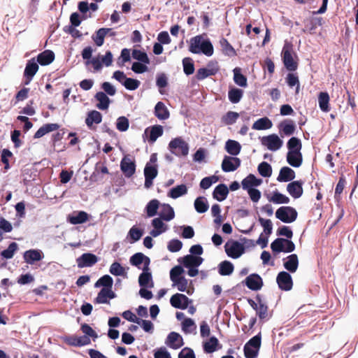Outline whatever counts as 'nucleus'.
<instances>
[{
  "label": "nucleus",
  "mask_w": 358,
  "mask_h": 358,
  "mask_svg": "<svg viewBox=\"0 0 358 358\" xmlns=\"http://www.w3.org/2000/svg\"><path fill=\"white\" fill-rule=\"evenodd\" d=\"M159 201L157 199H152L148 202L145 207L148 217H153L157 213Z\"/></svg>",
  "instance_id": "5fc2aeb1"
},
{
  "label": "nucleus",
  "mask_w": 358,
  "mask_h": 358,
  "mask_svg": "<svg viewBox=\"0 0 358 358\" xmlns=\"http://www.w3.org/2000/svg\"><path fill=\"white\" fill-rule=\"evenodd\" d=\"M55 59V53L50 50H46L38 54L36 62L41 66H46L51 64Z\"/></svg>",
  "instance_id": "c85d7f7f"
},
{
  "label": "nucleus",
  "mask_w": 358,
  "mask_h": 358,
  "mask_svg": "<svg viewBox=\"0 0 358 358\" xmlns=\"http://www.w3.org/2000/svg\"><path fill=\"white\" fill-rule=\"evenodd\" d=\"M321 18H307L304 20L305 28L302 29L303 33L307 31L311 33L317 28V24H321Z\"/></svg>",
  "instance_id": "de8ad7c7"
},
{
  "label": "nucleus",
  "mask_w": 358,
  "mask_h": 358,
  "mask_svg": "<svg viewBox=\"0 0 358 358\" xmlns=\"http://www.w3.org/2000/svg\"><path fill=\"white\" fill-rule=\"evenodd\" d=\"M155 115L161 120H164L169 117V111L163 102L159 101L155 105Z\"/></svg>",
  "instance_id": "473e14b6"
},
{
  "label": "nucleus",
  "mask_w": 358,
  "mask_h": 358,
  "mask_svg": "<svg viewBox=\"0 0 358 358\" xmlns=\"http://www.w3.org/2000/svg\"><path fill=\"white\" fill-rule=\"evenodd\" d=\"M292 50L291 45H285L282 51V57L285 68L289 71H294L298 67V64L293 59Z\"/></svg>",
  "instance_id": "39448f33"
},
{
  "label": "nucleus",
  "mask_w": 358,
  "mask_h": 358,
  "mask_svg": "<svg viewBox=\"0 0 358 358\" xmlns=\"http://www.w3.org/2000/svg\"><path fill=\"white\" fill-rule=\"evenodd\" d=\"M65 341L67 344L72 346H83L90 343L91 341L87 336H71L66 337Z\"/></svg>",
  "instance_id": "5701e85b"
},
{
  "label": "nucleus",
  "mask_w": 358,
  "mask_h": 358,
  "mask_svg": "<svg viewBox=\"0 0 358 358\" xmlns=\"http://www.w3.org/2000/svg\"><path fill=\"white\" fill-rule=\"evenodd\" d=\"M195 210L199 213H203L208 209V204L206 199L203 196H199L194 201Z\"/></svg>",
  "instance_id": "8fccbe9b"
},
{
  "label": "nucleus",
  "mask_w": 358,
  "mask_h": 358,
  "mask_svg": "<svg viewBox=\"0 0 358 358\" xmlns=\"http://www.w3.org/2000/svg\"><path fill=\"white\" fill-rule=\"evenodd\" d=\"M257 170L259 173L264 178L270 177L272 174L271 166L266 162L260 163L258 166Z\"/></svg>",
  "instance_id": "680f3d73"
},
{
  "label": "nucleus",
  "mask_w": 358,
  "mask_h": 358,
  "mask_svg": "<svg viewBox=\"0 0 358 358\" xmlns=\"http://www.w3.org/2000/svg\"><path fill=\"white\" fill-rule=\"evenodd\" d=\"M160 217L165 221H170L175 217L173 208L169 204H163L159 212Z\"/></svg>",
  "instance_id": "ea45409f"
},
{
  "label": "nucleus",
  "mask_w": 358,
  "mask_h": 358,
  "mask_svg": "<svg viewBox=\"0 0 358 358\" xmlns=\"http://www.w3.org/2000/svg\"><path fill=\"white\" fill-rule=\"evenodd\" d=\"M116 297V294L109 288H102L98 293L95 301L98 303H109V299H112Z\"/></svg>",
  "instance_id": "412c9836"
},
{
  "label": "nucleus",
  "mask_w": 358,
  "mask_h": 358,
  "mask_svg": "<svg viewBox=\"0 0 358 358\" xmlns=\"http://www.w3.org/2000/svg\"><path fill=\"white\" fill-rule=\"evenodd\" d=\"M225 150L231 156H236L241 152V145L238 141L229 139L226 142Z\"/></svg>",
  "instance_id": "4c0bfd02"
},
{
  "label": "nucleus",
  "mask_w": 358,
  "mask_h": 358,
  "mask_svg": "<svg viewBox=\"0 0 358 358\" xmlns=\"http://www.w3.org/2000/svg\"><path fill=\"white\" fill-rule=\"evenodd\" d=\"M166 343L173 349H178L183 345V341L179 334L172 331L168 335Z\"/></svg>",
  "instance_id": "4be33fe9"
},
{
  "label": "nucleus",
  "mask_w": 358,
  "mask_h": 358,
  "mask_svg": "<svg viewBox=\"0 0 358 358\" xmlns=\"http://www.w3.org/2000/svg\"><path fill=\"white\" fill-rule=\"evenodd\" d=\"M277 235L285 236L287 238H278L271 243V248L273 252H292L295 250L294 243L288 239L291 238L293 236V232L289 227L282 226L278 228Z\"/></svg>",
  "instance_id": "f257e3e1"
},
{
  "label": "nucleus",
  "mask_w": 358,
  "mask_h": 358,
  "mask_svg": "<svg viewBox=\"0 0 358 358\" xmlns=\"http://www.w3.org/2000/svg\"><path fill=\"white\" fill-rule=\"evenodd\" d=\"M191 302L192 300L186 295L179 293L173 294L170 299V303L173 307L182 310L186 309Z\"/></svg>",
  "instance_id": "ddd939ff"
},
{
  "label": "nucleus",
  "mask_w": 358,
  "mask_h": 358,
  "mask_svg": "<svg viewBox=\"0 0 358 358\" xmlns=\"http://www.w3.org/2000/svg\"><path fill=\"white\" fill-rule=\"evenodd\" d=\"M262 179L257 178L253 174H250L242 181L243 188L246 189L252 188V187H257L261 185Z\"/></svg>",
  "instance_id": "a19ab883"
},
{
  "label": "nucleus",
  "mask_w": 358,
  "mask_h": 358,
  "mask_svg": "<svg viewBox=\"0 0 358 358\" xmlns=\"http://www.w3.org/2000/svg\"><path fill=\"white\" fill-rule=\"evenodd\" d=\"M184 272V270L180 266H176L171 268L170 271V278L173 282H176L178 279L181 278L182 273Z\"/></svg>",
  "instance_id": "774afa93"
},
{
  "label": "nucleus",
  "mask_w": 358,
  "mask_h": 358,
  "mask_svg": "<svg viewBox=\"0 0 358 358\" xmlns=\"http://www.w3.org/2000/svg\"><path fill=\"white\" fill-rule=\"evenodd\" d=\"M120 169L126 178H131L136 172L135 162L127 156L124 157L120 162Z\"/></svg>",
  "instance_id": "f8f14e48"
},
{
  "label": "nucleus",
  "mask_w": 358,
  "mask_h": 358,
  "mask_svg": "<svg viewBox=\"0 0 358 358\" xmlns=\"http://www.w3.org/2000/svg\"><path fill=\"white\" fill-rule=\"evenodd\" d=\"M256 301L258 303V306L256 309L257 315L259 317L260 320H268V308L266 304H265L262 300L261 296L258 294L256 296Z\"/></svg>",
  "instance_id": "cd10ccee"
},
{
  "label": "nucleus",
  "mask_w": 358,
  "mask_h": 358,
  "mask_svg": "<svg viewBox=\"0 0 358 358\" xmlns=\"http://www.w3.org/2000/svg\"><path fill=\"white\" fill-rule=\"evenodd\" d=\"M229 194V189L224 184L218 185L214 189L213 195V198L218 201H224Z\"/></svg>",
  "instance_id": "c9c22d12"
},
{
  "label": "nucleus",
  "mask_w": 358,
  "mask_h": 358,
  "mask_svg": "<svg viewBox=\"0 0 358 358\" xmlns=\"http://www.w3.org/2000/svg\"><path fill=\"white\" fill-rule=\"evenodd\" d=\"M318 102L320 109L323 112H329L330 107L329 106V95L326 92H321L318 95Z\"/></svg>",
  "instance_id": "49530a36"
},
{
  "label": "nucleus",
  "mask_w": 358,
  "mask_h": 358,
  "mask_svg": "<svg viewBox=\"0 0 358 358\" xmlns=\"http://www.w3.org/2000/svg\"><path fill=\"white\" fill-rule=\"evenodd\" d=\"M130 264L140 268L141 264H143V271H148L150 259L141 252H137L132 255L129 259Z\"/></svg>",
  "instance_id": "2eb2a0df"
},
{
  "label": "nucleus",
  "mask_w": 358,
  "mask_h": 358,
  "mask_svg": "<svg viewBox=\"0 0 358 358\" xmlns=\"http://www.w3.org/2000/svg\"><path fill=\"white\" fill-rule=\"evenodd\" d=\"M241 163L239 158L225 155L222 162V169L224 172H232L241 166Z\"/></svg>",
  "instance_id": "9d476101"
},
{
  "label": "nucleus",
  "mask_w": 358,
  "mask_h": 358,
  "mask_svg": "<svg viewBox=\"0 0 358 358\" xmlns=\"http://www.w3.org/2000/svg\"><path fill=\"white\" fill-rule=\"evenodd\" d=\"M287 162L293 167H299L303 162V155L299 151L297 152H287Z\"/></svg>",
  "instance_id": "393cba45"
},
{
  "label": "nucleus",
  "mask_w": 358,
  "mask_h": 358,
  "mask_svg": "<svg viewBox=\"0 0 358 358\" xmlns=\"http://www.w3.org/2000/svg\"><path fill=\"white\" fill-rule=\"evenodd\" d=\"M182 66L184 73L187 76L192 75L194 72V64L192 58L185 57L182 59Z\"/></svg>",
  "instance_id": "e2e57ef3"
},
{
  "label": "nucleus",
  "mask_w": 358,
  "mask_h": 358,
  "mask_svg": "<svg viewBox=\"0 0 358 358\" xmlns=\"http://www.w3.org/2000/svg\"><path fill=\"white\" fill-rule=\"evenodd\" d=\"M113 284V278L109 275H104L95 282L94 286L96 287L103 286V288L112 289Z\"/></svg>",
  "instance_id": "4d7b16f0"
},
{
  "label": "nucleus",
  "mask_w": 358,
  "mask_h": 358,
  "mask_svg": "<svg viewBox=\"0 0 358 358\" xmlns=\"http://www.w3.org/2000/svg\"><path fill=\"white\" fill-rule=\"evenodd\" d=\"M219 71L217 65H212L210 63L208 64V68H201L197 70L196 78L198 80H202L207 77L215 75Z\"/></svg>",
  "instance_id": "6ab92c4d"
},
{
  "label": "nucleus",
  "mask_w": 358,
  "mask_h": 358,
  "mask_svg": "<svg viewBox=\"0 0 358 358\" xmlns=\"http://www.w3.org/2000/svg\"><path fill=\"white\" fill-rule=\"evenodd\" d=\"M262 343V336L261 333H259L257 335L253 336L250 338L244 345L243 351L244 355L246 358H255V354L252 355V352L249 351V347H252L255 349H257L259 351Z\"/></svg>",
  "instance_id": "9b49d317"
},
{
  "label": "nucleus",
  "mask_w": 358,
  "mask_h": 358,
  "mask_svg": "<svg viewBox=\"0 0 358 358\" xmlns=\"http://www.w3.org/2000/svg\"><path fill=\"white\" fill-rule=\"evenodd\" d=\"M59 128V125L56 123H49V124H43L35 133L34 137V138H41L46 134L50 133L53 131H56Z\"/></svg>",
  "instance_id": "2f4dec72"
},
{
  "label": "nucleus",
  "mask_w": 358,
  "mask_h": 358,
  "mask_svg": "<svg viewBox=\"0 0 358 358\" xmlns=\"http://www.w3.org/2000/svg\"><path fill=\"white\" fill-rule=\"evenodd\" d=\"M262 144L266 146L267 148L272 151L279 150L282 144V141L276 134H271L266 136H264L262 138Z\"/></svg>",
  "instance_id": "423d86ee"
},
{
  "label": "nucleus",
  "mask_w": 358,
  "mask_h": 358,
  "mask_svg": "<svg viewBox=\"0 0 358 358\" xmlns=\"http://www.w3.org/2000/svg\"><path fill=\"white\" fill-rule=\"evenodd\" d=\"M169 149L177 157H186L189 153L188 143L182 137L173 138L169 143Z\"/></svg>",
  "instance_id": "7ed1b4c3"
},
{
  "label": "nucleus",
  "mask_w": 358,
  "mask_h": 358,
  "mask_svg": "<svg viewBox=\"0 0 358 358\" xmlns=\"http://www.w3.org/2000/svg\"><path fill=\"white\" fill-rule=\"evenodd\" d=\"M189 51L193 54L203 53L208 57L213 55L214 49L209 39H205L203 35H197L190 38Z\"/></svg>",
  "instance_id": "f03ea898"
},
{
  "label": "nucleus",
  "mask_w": 358,
  "mask_h": 358,
  "mask_svg": "<svg viewBox=\"0 0 358 358\" xmlns=\"http://www.w3.org/2000/svg\"><path fill=\"white\" fill-rule=\"evenodd\" d=\"M111 31L110 28H100L98 29L95 35L92 36V39L97 46H101L104 42V38Z\"/></svg>",
  "instance_id": "58836bf2"
},
{
  "label": "nucleus",
  "mask_w": 358,
  "mask_h": 358,
  "mask_svg": "<svg viewBox=\"0 0 358 358\" xmlns=\"http://www.w3.org/2000/svg\"><path fill=\"white\" fill-rule=\"evenodd\" d=\"M234 270V266L231 262L225 260L218 265V272L221 275H229Z\"/></svg>",
  "instance_id": "a18cd8bd"
},
{
  "label": "nucleus",
  "mask_w": 358,
  "mask_h": 358,
  "mask_svg": "<svg viewBox=\"0 0 358 358\" xmlns=\"http://www.w3.org/2000/svg\"><path fill=\"white\" fill-rule=\"evenodd\" d=\"M234 80L236 85L241 87L247 86V78L241 73L239 68H236L234 70Z\"/></svg>",
  "instance_id": "bf43d9fd"
},
{
  "label": "nucleus",
  "mask_w": 358,
  "mask_h": 358,
  "mask_svg": "<svg viewBox=\"0 0 358 358\" xmlns=\"http://www.w3.org/2000/svg\"><path fill=\"white\" fill-rule=\"evenodd\" d=\"M298 213L295 208L291 206H282L275 212V217L285 223H291L297 218Z\"/></svg>",
  "instance_id": "20e7f679"
},
{
  "label": "nucleus",
  "mask_w": 358,
  "mask_h": 358,
  "mask_svg": "<svg viewBox=\"0 0 358 358\" xmlns=\"http://www.w3.org/2000/svg\"><path fill=\"white\" fill-rule=\"evenodd\" d=\"M276 282L279 288L284 291L291 290L293 286L292 276L286 271H281L278 274Z\"/></svg>",
  "instance_id": "6e6552de"
},
{
  "label": "nucleus",
  "mask_w": 358,
  "mask_h": 358,
  "mask_svg": "<svg viewBox=\"0 0 358 358\" xmlns=\"http://www.w3.org/2000/svg\"><path fill=\"white\" fill-rule=\"evenodd\" d=\"M17 250V244L15 242L11 243L7 249L1 252V255L5 259H11L16 250Z\"/></svg>",
  "instance_id": "0e129e2a"
},
{
  "label": "nucleus",
  "mask_w": 358,
  "mask_h": 358,
  "mask_svg": "<svg viewBox=\"0 0 358 358\" xmlns=\"http://www.w3.org/2000/svg\"><path fill=\"white\" fill-rule=\"evenodd\" d=\"M295 178V172L288 166L282 167L279 173L277 180L279 182H288Z\"/></svg>",
  "instance_id": "72a5a7b5"
},
{
  "label": "nucleus",
  "mask_w": 358,
  "mask_h": 358,
  "mask_svg": "<svg viewBox=\"0 0 358 358\" xmlns=\"http://www.w3.org/2000/svg\"><path fill=\"white\" fill-rule=\"evenodd\" d=\"M138 283L141 287H153L152 274L148 271H143L138 277Z\"/></svg>",
  "instance_id": "e433bc0d"
},
{
  "label": "nucleus",
  "mask_w": 358,
  "mask_h": 358,
  "mask_svg": "<svg viewBox=\"0 0 358 358\" xmlns=\"http://www.w3.org/2000/svg\"><path fill=\"white\" fill-rule=\"evenodd\" d=\"M102 121V115L97 110H91L87 113L85 124L90 128H92L93 124H98Z\"/></svg>",
  "instance_id": "c756f323"
},
{
  "label": "nucleus",
  "mask_w": 358,
  "mask_h": 358,
  "mask_svg": "<svg viewBox=\"0 0 358 358\" xmlns=\"http://www.w3.org/2000/svg\"><path fill=\"white\" fill-rule=\"evenodd\" d=\"M164 133L163 127L159 124L149 127L145 129L143 136H145L150 144L154 143Z\"/></svg>",
  "instance_id": "4468645a"
},
{
  "label": "nucleus",
  "mask_w": 358,
  "mask_h": 358,
  "mask_svg": "<svg viewBox=\"0 0 358 358\" xmlns=\"http://www.w3.org/2000/svg\"><path fill=\"white\" fill-rule=\"evenodd\" d=\"M110 273L115 276H127L125 268L118 262H113L109 269Z\"/></svg>",
  "instance_id": "603ef678"
},
{
  "label": "nucleus",
  "mask_w": 358,
  "mask_h": 358,
  "mask_svg": "<svg viewBox=\"0 0 358 358\" xmlns=\"http://www.w3.org/2000/svg\"><path fill=\"white\" fill-rule=\"evenodd\" d=\"M187 192V188L185 185H177L175 187H173L168 192V196L172 199H177Z\"/></svg>",
  "instance_id": "09e8293b"
},
{
  "label": "nucleus",
  "mask_w": 358,
  "mask_h": 358,
  "mask_svg": "<svg viewBox=\"0 0 358 358\" xmlns=\"http://www.w3.org/2000/svg\"><path fill=\"white\" fill-rule=\"evenodd\" d=\"M220 44L222 48V53L228 57H234L236 56V51L233 48V46L229 43L227 39L224 38H222L220 41Z\"/></svg>",
  "instance_id": "79ce46f5"
},
{
  "label": "nucleus",
  "mask_w": 358,
  "mask_h": 358,
  "mask_svg": "<svg viewBox=\"0 0 358 358\" xmlns=\"http://www.w3.org/2000/svg\"><path fill=\"white\" fill-rule=\"evenodd\" d=\"M88 220L89 215L85 211L74 212L68 217V221L72 224H83Z\"/></svg>",
  "instance_id": "a878e982"
},
{
  "label": "nucleus",
  "mask_w": 358,
  "mask_h": 358,
  "mask_svg": "<svg viewBox=\"0 0 358 358\" xmlns=\"http://www.w3.org/2000/svg\"><path fill=\"white\" fill-rule=\"evenodd\" d=\"M162 220H163L161 217H157L152 220V224L154 227V229L150 231V234L153 237H157L162 233L166 231V226L164 224Z\"/></svg>",
  "instance_id": "7c9ffc66"
},
{
  "label": "nucleus",
  "mask_w": 358,
  "mask_h": 358,
  "mask_svg": "<svg viewBox=\"0 0 358 358\" xmlns=\"http://www.w3.org/2000/svg\"><path fill=\"white\" fill-rule=\"evenodd\" d=\"M132 57L134 59L143 62L144 64H149L150 59L145 52H143L140 50H133L132 51Z\"/></svg>",
  "instance_id": "338daca9"
},
{
  "label": "nucleus",
  "mask_w": 358,
  "mask_h": 358,
  "mask_svg": "<svg viewBox=\"0 0 358 358\" xmlns=\"http://www.w3.org/2000/svg\"><path fill=\"white\" fill-rule=\"evenodd\" d=\"M239 117V114L236 112L229 111L222 117V122L225 125H231L234 124Z\"/></svg>",
  "instance_id": "13d9d810"
},
{
  "label": "nucleus",
  "mask_w": 358,
  "mask_h": 358,
  "mask_svg": "<svg viewBox=\"0 0 358 358\" xmlns=\"http://www.w3.org/2000/svg\"><path fill=\"white\" fill-rule=\"evenodd\" d=\"M302 180H296L289 183L287 186V190L289 194L294 199H298L303 194Z\"/></svg>",
  "instance_id": "a211bd4d"
},
{
  "label": "nucleus",
  "mask_w": 358,
  "mask_h": 358,
  "mask_svg": "<svg viewBox=\"0 0 358 358\" xmlns=\"http://www.w3.org/2000/svg\"><path fill=\"white\" fill-rule=\"evenodd\" d=\"M278 129L280 130V134H284L289 136L294 133L296 130V126L292 120H286L279 124ZM281 136H282V135Z\"/></svg>",
  "instance_id": "b1692460"
},
{
  "label": "nucleus",
  "mask_w": 358,
  "mask_h": 358,
  "mask_svg": "<svg viewBox=\"0 0 358 358\" xmlns=\"http://www.w3.org/2000/svg\"><path fill=\"white\" fill-rule=\"evenodd\" d=\"M97 262V257L92 253H84L76 259V262L79 268L92 266Z\"/></svg>",
  "instance_id": "dca6fc26"
},
{
  "label": "nucleus",
  "mask_w": 358,
  "mask_h": 358,
  "mask_svg": "<svg viewBox=\"0 0 358 358\" xmlns=\"http://www.w3.org/2000/svg\"><path fill=\"white\" fill-rule=\"evenodd\" d=\"M218 344V339L215 336H212L209 338L208 341L203 343V350L206 353H212L217 350Z\"/></svg>",
  "instance_id": "864d4df0"
},
{
  "label": "nucleus",
  "mask_w": 358,
  "mask_h": 358,
  "mask_svg": "<svg viewBox=\"0 0 358 358\" xmlns=\"http://www.w3.org/2000/svg\"><path fill=\"white\" fill-rule=\"evenodd\" d=\"M286 82H287V85H289V87H296V94L299 93V88H300V83H299V77L296 74L291 73H288L286 77Z\"/></svg>",
  "instance_id": "052dcab7"
},
{
  "label": "nucleus",
  "mask_w": 358,
  "mask_h": 358,
  "mask_svg": "<svg viewBox=\"0 0 358 358\" xmlns=\"http://www.w3.org/2000/svg\"><path fill=\"white\" fill-rule=\"evenodd\" d=\"M284 267L288 271L294 273L299 266V259L296 254L290 255L287 257V261L283 264Z\"/></svg>",
  "instance_id": "f704fd0d"
},
{
  "label": "nucleus",
  "mask_w": 358,
  "mask_h": 358,
  "mask_svg": "<svg viewBox=\"0 0 358 358\" xmlns=\"http://www.w3.org/2000/svg\"><path fill=\"white\" fill-rule=\"evenodd\" d=\"M269 201L278 204L288 203L289 202V199L287 196L278 192H275Z\"/></svg>",
  "instance_id": "69168bd1"
},
{
  "label": "nucleus",
  "mask_w": 358,
  "mask_h": 358,
  "mask_svg": "<svg viewBox=\"0 0 358 358\" xmlns=\"http://www.w3.org/2000/svg\"><path fill=\"white\" fill-rule=\"evenodd\" d=\"M288 152H301L302 144L301 140L296 137H292L287 143Z\"/></svg>",
  "instance_id": "6e6d98bb"
},
{
  "label": "nucleus",
  "mask_w": 358,
  "mask_h": 358,
  "mask_svg": "<svg viewBox=\"0 0 358 358\" xmlns=\"http://www.w3.org/2000/svg\"><path fill=\"white\" fill-rule=\"evenodd\" d=\"M224 248L227 255L233 259L240 257L245 252L243 245L238 241H233L230 245L226 243Z\"/></svg>",
  "instance_id": "1a4fd4ad"
},
{
  "label": "nucleus",
  "mask_w": 358,
  "mask_h": 358,
  "mask_svg": "<svg viewBox=\"0 0 358 358\" xmlns=\"http://www.w3.org/2000/svg\"><path fill=\"white\" fill-rule=\"evenodd\" d=\"M39 66L34 58L27 61L24 71V85H29L38 71Z\"/></svg>",
  "instance_id": "0eeeda50"
},
{
  "label": "nucleus",
  "mask_w": 358,
  "mask_h": 358,
  "mask_svg": "<svg viewBox=\"0 0 358 358\" xmlns=\"http://www.w3.org/2000/svg\"><path fill=\"white\" fill-rule=\"evenodd\" d=\"M243 95V91L238 88H232L228 92L229 101L233 103H238Z\"/></svg>",
  "instance_id": "3c124183"
},
{
  "label": "nucleus",
  "mask_w": 358,
  "mask_h": 358,
  "mask_svg": "<svg viewBox=\"0 0 358 358\" xmlns=\"http://www.w3.org/2000/svg\"><path fill=\"white\" fill-rule=\"evenodd\" d=\"M203 260V259L201 257L187 255L182 258V261L180 262L185 268L198 267L202 264Z\"/></svg>",
  "instance_id": "bb28decb"
},
{
  "label": "nucleus",
  "mask_w": 358,
  "mask_h": 358,
  "mask_svg": "<svg viewBox=\"0 0 358 358\" xmlns=\"http://www.w3.org/2000/svg\"><path fill=\"white\" fill-rule=\"evenodd\" d=\"M43 257V252L39 250L31 249L24 252L23 258L29 264H33L35 262L41 260Z\"/></svg>",
  "instance_id": "aec40b11"
},
{
  "label": "nucleus",
  "mask_w": 358,
  "mask_h": 358,
  "mask_svg": "<svg viewBox=\"0 0 358 358\" xmlns=\"http://www.w3.org/2000/svg\"><path fill=\"white\" fill-rule=\"evenodd\" d=\"M246 286L251 290L257 291L262 288L263 281L262 278L256 273L250 274L245 280Z\"/></svg>",
  "instance_id": "f3484780"
},
{
  "label": "nucleus",
  "mask_w": 358,
  "mask_h": 358,
  "mask_svg": "<svg viewBox=\"0 0 358 358\" xmlns=\"http://www.w3.org/2000/svg\"><path fill=\"white\" fill-rule=\"evenodd\" d=\"M95 99L99 101L96 107L100 110L108 109L110 103V99L107 95L103 92H99L95 94Z\"/></svg>",
  "instance_id": "c03bdc74"
},
{
  "label": "nucleus",
  "mask_w": 358,
  "mask_h": 358,
  "mask_svg": "<svg viewBox=\"0 0 358 358\" xmlns=\"http://www.w3.org/2000/svg\"><path fill=\"white\" fill-rule=\"evenodd\" d=\"M272 122L266 117L258 119L252 124V128L255 130H265L271 128Z\"/></svg>",
  "instance_id": "37998d69"
}]
</instances>
